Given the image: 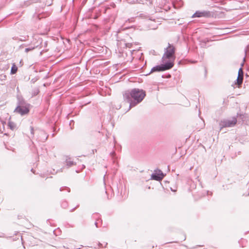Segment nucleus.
Returning a JSON list of instances; mask_svg holds the SVG:
<instances>
[{
  "label": "nucleus",
  "mask_w": 249,
  "mask_h": 249,
  "mask_svg": "<svg viewBox=\"0 0 249 249\" xmlns=\"http://www.w3.org/2000/svg\"><path fill=\"white\" fill-rule=\"evenodd\" d=\"M31 133L32 134V135H34V128L32 126H31Z\"/></svg>",
  "instance_id": "obj_16"
},
{
  "label": "nucleus",
  "mask_w": 249,
  "mask_h": 249,
  "mask_svg": "<svg viewBox=\"0 0 249 249\" xmlns=\"http://www.w3.org/2000/svg\"><path fill=\"white\" fill-rule=\"evenodd\" d=\"M145 95L144 90L136 88L125 91L123 95L124 100L129 103V109L141 103Z\"/></svg>",
  "instance_id": "obj_1"
},
{
  "label": "nucleus",
  "mask_w": 249,
  "mask_h": 249,
  "mask_svg": "<svg viewBox=\"0 0 249 249\" xmlns=\"http://www.w3.org/2000/svg\"><path fill=\"white\" fill-rule=\"evenodd\" d=\"M107 243H106V244H105V246H107Z\"/></svg>",
  "instance_id": "obj_23"
},
{
  "label": "nucleus",
  "mask_w": 249,
  "mask_h": 249,
  "mask_svg": "<svg viewBox=\"0 0 249 249\" xmlns=\"http://www.w3.org/2000/svg\"><path fill=\"white\" fill-rule=\"evenodd\" d=\"M110 155L112 157V158H114L115 156V152L114 151L111 152Z\"/></svg>",
  "instance_id": "obj_14"
},
{
  "label": "nucleus",
  "mask_w": 249,
  "mask_h": 249,
  "mask_svg": "<svg viewBox=\"0 0 249 249\" xmlns=\"http://www.w3.org/2000/svg\"><path fill=\"white\" fill-rule=\"evenodd\" d=\"M155 21V18H148L147 19V22H149V21Z\"/></svg>",
  "instance_id": "obj_15"
},
{
  "label": "nucleus",
  "mask_w": 249,
  "mask_h": 249,
  "mask_svg": "<svg viewBox=\"0 0 249 249\" xmlns=\"http://www.w3.org/2000/svg\"><path fill=\"white\" fill-rule=\"evenodd\" d=\"M28 106H22L19 105L15 108L14 112L20 114L21 116L26 115L29 112Z\"/></svg>",
  "instance_id": "obj_5"
},
{
  "label": "nucleus",
  "mask_w": 249,
  "mask_h": 249,
  "mask_svg": "<svg viewBox=\"0 0 249 249\" xmlns=\"http://www.w3.org/2000/svg\"><path fill=\"white\" fill-rule=\"evenodd\" d=\"M208 14V13L207 12H199V11H197L196 12L193 16H206Z\"/></svg>",
  "instance_id": "obj_9"
},
{
  "label": "nucleus",
  "mask_w": 249,
  "mask_h": 249,
  "mask_svg": "<svg viewBox=\"0 0 249 249\" xmlns=\"http://www.w3.org/2000/svg\"><path fill=\"white\" fill-rule=\"evenodd\" d=\"M237 123V119L233 117L231 119H223L219 122L220 130L224 127L234 126Z\"/></svg>",
  "instance_id": "obj_4"
},
{
  "label": "nucleus",
  "mask_w": 249,
  "mask_h": 249,
  "mask_svg": "<svg viewBox=\"0 0 249 249\" xmlns=\"http://www.w3.org/2000/svg\"><path fill=\"white\" fill-rule=\"evenodd\" d=\"M163 174L160 170L159 171V173L153 174L151 176L152 179L158 181L161 180L163 178Z\"/></svg>",
  "instance_id": "obj_7"
},
{
  "label": "nucleus",
  "mask_w": 249,
  "mask_h": 249,
  "mask_svg": "<svg viewBox=\"0 0 249 249\" xmlns=\"http://www.w3.org/2000/svg\"><path fill=\"white\" fill-rule=\"evenodd\" d=\"M28 37H29V36H22V38H15V39H18L21 41H24L27 40L28 39Z\"/></svg>",
  "instance_id": "obj_12"
},
{
  "label": "nucleus",
  "mask_w": 249,
  "mask_h": 249,
  "mask_svg": "<svg viewBox=\"0 0 249 249\" xmlns=\"http://www.w3.org/2000/svg\"><path fill=\"white\" fill-rule=\"evenodd\" d=\"M98 17H97V16L94 17V19L97 18Z\"/></svg>",
  "instance_id": "obj_21"
},
{
  "label": "nucleus",
  "mask_w": 249,
  "mask_h": 249,
  "mask_svg": "<svg viewBox=\"0 0 249 249\" xmlns=\"http://www.w3.org/2000/svg\"><path fill=\"white\" fill-rule=\"evenodd\" d=\"M36 47H30V48H26L25 50V52L26 53H28V52L29 51H33V50H34Z\"/></svg>",
  "instance_id": "obj_13"
},
{
  "label": "nucleus",
  "mask_w": 249,
  "mask_h": 249,
  "mask_svg": "<svg viewBox=\"0 0 249 249\" xmlns=\"http://www.w3.org/2000/svg\"><path fill=\"white\" fill-rule=\"evenodd\" d=\"M66 162L68 167H71L75 164V163L71 160L70 158H67Z\"/></svg>",
  "instance_id": "obj_8"
},
{
  "label": "nucleus",
  "mask_w": 249,
  "mask_h": 249,
  "mask_svg": "<svg viewBox=\"0 0 249 249\" xmlns=\"http://www.w3.org/2000/svg\"><path fill=\"white\" fill-rule=\"evenodd\" d=\"M156 28V27L154 26L152 29H155Z\"/></svg>",
  "instance_id": "obj_22"
},
{
  "label": "nucleus",
  "mask_w": 249,
  "mask_h": 249,
  "mask_svg": "<svg viewBox=\"0 0 249 249\" xmlns=\"http://www.w3.org/2000/svg\"><path fill=\"white\" fill-rule=\"evenodd\" d=\"M175 53V47L168 43V46L164 49V53L162 57V62L171 61L174 64V62L176 58Z\"/></svg>",
  "instance_id": "obj_2"
},
{
  "label": "nucleus",
  "mask_w": 249,
  "mask_h": 249,
  "mask_svg": "<svg viewBox=\"0 0 249 249\" xmlns=\"http://www.w3.org/2000/svg\"><path fill=\"white\" fill-rule=\"evenodd\" d=\"M8 126L12 130H14L16 127V124L13 122H9L8 123Z\"/></svg>",
  "instance_id": "obj_10"
},
{
  "label": "nucleus",
  "mask_w": 249,
  "mask_h": 249,
  "mask_svg": "<svg viewBox=\"0 0 249 249\" xmlns=\"http://www.w3.org/2000/svg\"><path fill=\"white\" fill-rule=\"evenodd\" d=\"M248 46L247 47V48L245 49V53L247 54V53H248V50H247V49L248 48Z\"/></svg>",
  "instance_id": "obj_17"
},
{
  "label": "nucleus",
  "mask_w": 249,
  "mask_h": 249,
  "mask_svg": "<svg viewBox=\"0 0 249 249\" xmlns=\"http://www.w3.org/2000/svg\"><path fill=\"white\" fill-rule=\"evenodd\" d=\"M23 45H24V44H22V45H20V46H19V48H22V47H23Z\"/></svg>",
  "instance_id": "obj_19"
},
{
  "label": "nucleus",
  "mask_w": 249,
  "mask_h": 249,
  "mask_svg": "<svg viewBox=\"0 0 249 249\" xmlns=\"http://www.w3.org/2000/svg\"><path fill=\"white\" fill-rule=\"evenodd\" d=\"M18 68L15 65L13 66L11 68V74H15L17 71Z\"/></svg>",
  "instance_id": "obj_11"
},
{
  "label": "nucleus",
  "mask_w": 249,
  "mask_h": 249,
  "mask_svg": "<svg viewBox=\"0 0 249 249\" xmlns=\"http://www.w3.org/2000/svg\"><path fill=\"white\" fill-rule=\"evenodd\" d=\"M99 245L100 247H102V244L101 243H99Z\"/></svg>",
  "instance_id": "obj_18"
},
{
  "label": "nucleus",
  "mask_w": 249,
  "mask_h": 249,
  "mask_svg": "<svg viewBox=\"0 0 249 249\" xmlns=\"http://www.w3.org/2000/svg\"><path fill=\"white\" fill-rule=\"evenodd\" d=\"M95 226H96V227H98V226H97V222H95Z\"/></svg>",
  "instance_id": "obj_20"
},
{
  "label": "nucleus",
  "mask_w": 249,
  "mask_h": 249,
  "mask_svg": "<svg viewBox=\"0 0 249 249\" xmlns=\"http://www.w3.org/2000/svg\"><path fill=\"white\" fill-rule=\"evenodd\" d=\"M174 66V64L171 61L164 62L160 65H157L152 68L151 73L156 71H162L171 69Z\"/></svg>",
  "instance_id": "obj_3"
},
{
  "label": "nucleus",
  "mask_w": 249,
  "mask_h": 249,
  "mask_svg": "<svg viewBox=\"0 0 249 249\" xmlns=\"http://www.w3.org/2000/svg\"><path fill=\"white\" fill-rule=\"evenodd\" d=\"M244 72L242 68H240L238 71V74L237 79L235 81V84L238 85L239 87L243 83Z\"/></svg>",
  "instance_id": "obj_6"
}]
</instances>
